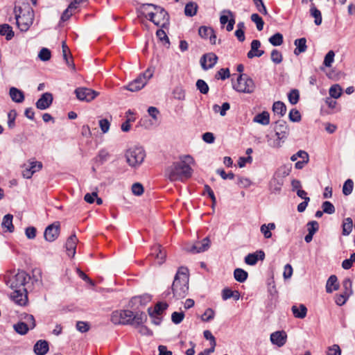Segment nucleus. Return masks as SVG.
Returning <instances> with one entry per match:
<instances>
[{
  "label": "nucleus",
  "mask_w": 355,
  "mask_h": 355,
  "mask_svg": "<svg viewBox=\"0 0 355 355\" xmlns=\"http://www.w3.org/2000/svg\"><path fill=\"white\" fill-rule=\"evenodd\" d=\"M194 160L190 155L180 157V160L173 162L167 166L164 171V175L171 182H183L189 179L193 174L191 165Z\"/></svg>",
  "instance_id": "f257e3e1"
},
{
  "label": "nucleus",
  "mask_w": 355,
  "mask_h": 355,
  "mask_svg": "<svg viewBox=\"0 0 355 355\" xmlns=\"http://www.w3.org/2000/svg\"><path fill=\"white\" fill-rule=\"evenodd\" d=\"M110 320L114 324L137 327L147 320V315L144 312L135 314L130 310H117L112 313Z\"/></svg>",
  "instance_id": "f03ea898"
},
{
  "label": "nucleus",
  "mask_w": 355,
  "mask_h": 355,
  "mask_svg": "<svg viewBox=\"0 0 355 355\" xmlns=\"http://www.w3.org/2000/svg\"><path fill=\"white\" fill-rule=\"evenodd\" d=\"M148 7H153L154 12L148 13L145 17L152 21L155 26L166 28L169 26L170 17L168 12L162 6L153 3H144L142 8L146 9Z\"/></svg>",
  "instance_id": "7ed1b4c3"
},
{
  "label": "nucleus",
  "mask_w": 355,
  "mask_h": 355,
  "mask_svg": "<svg viewBox=\"0 0 355 355\" xmlns=\"http://www.w3.org/2000/svg\"><path fill=\"white\" fill-rule=\"evenodd\" d=\"M5 283L14 291L10 294L11 299L16 303L21 304L22 298L20 286L22 285V274L19 269L16 272L15 270L7 272L4 277Z\"/></svg>",
  "instance_id": "20e7f679"
},
{
  "label": "nucleus",
  "mask_w": 355,
  "mask_h": 355,
  "mask_svg": "<svg viewBox=\"0 0 355 355\" xmlns=\"http://www.w3.org/2000/svg\"><path fill=\"white\" fill-rule=\"evenodd\" d=\"M232 87L236 92L244 94H252L255 90L254 80L245 73L239 75L236 81L232 83Z\"/></svg>",
  "instance_id": "39448f33"
},
{
  "label": "nucleus",
  "mask_w": 355,
  "mask_h": 355,
  "mask_svg": "<svg viewBox=\"0 0 355 355\" xmlns=\"http://www.w3.org/2000/svg\"><path fill=\"white\" fill-rule=\"evenodd\" d=\"M275 136L277 139L272 141L268 135V145L272 148H279L281 146L282 141H284L288 135L289 130L286 125V121L283 120H279L276 122L275 126Z\"/></svg>",
  "instance_id": "423d86ee"
},
{
  "label": "nucleus",
  "mask_w": 355,
  "mask_h": 355,
  "mask_svg": "<svg viewBox=\"0 0 355 355\" xmlns=\"http://www.w3.org/2000/svg\"><path fill=\"white\" fill-rule=\"evenodd\" d=\"M171 289L173 297L177 299L184 298L189 291V277L183 276L181 278L175 277Z\"/></svg>",
  "instance_id": "0eeeda50"
},
{
  "label": "nucleus",
  "mask_w": 355,
  "mask_h": 355,
  "mask_svg": "<svg viewBox=\"0 0 355 355\" xmlns=\"http://www.w3.org/2000/svg\"><path fill=\"white\" fill-rule=\"evenodd\" d=\"M125 156L127 163L132 167H136L144 162L146 154L141 147H134L128 149Z\"/></svg>",
  "instance_id": "6e6552de"
},
{
  "label": "nucleus",
  "mask_w": 355,
  "mask_h": 355,
  "mask_svg": "<svg viewBox=\"0 0 355 355\" xmlns=\"http://www.w3.org/2000/svg\"><path fill=\"white\" fill-rule=\"evenodd\" d=\"M153 76V71L151 69H148L137 78L130 82L125 88L130 92H137L141 89L146 85Z\"/></svg>",
  "instance_id": "1a4fd4ad"
},
{
  "label": "nucleus",
  "mask_w": 355,
  "mask_h": 355,
  "mask_svg": "<svg viewBox=\"0 0 355 355\" xmlns=\"http://www.w3.org/2000/svg\"><path fill=\"white\" fill-rule=\"evenodd\" d=\"M77 98L80 101L90 102L98 96L99 93L87 87H79L75 90Z\"/></svg>",
  "instance_id": "9d476101"
},
{
  "label": "nucleus",
  "mask_w": 355,
  "mask_h": 355,
  "mask_svg": "<svg viewBox=\"0 0 355 355\" xmlns=\"http://www.w3.org/2000/svg\"><path fill=\"white\" fill-rule=\"evenodd\" d=\"M42 163L35 160V159H29L26 164H24V166H25L24 178H31L35 173L42 168Z\"/></svg>",
  "instance_id": "9b49d317"
},
{
  "label": "nucleus",
  "mask_w": 355,
  "mask_h": 355,
  "mask_svg": "<svg viewBox=\"0 0 355 355\" xmlns=\"http://www.w3.org/2000/svg\"><path fill=\"white\" fill-rule=\"evenodd\" d=\"M24 306H26L28 303V290L31 289V286H33L35 284H39L38 279L33 277H31L29 274H25L24 272Z\"/></svg>",
  "instance_id": "f8f14e48"
},
{
  "label": "nucleus",
  "mask_w": 355,
  "mask_h": 355,
  "mask_svg": "<svg viewBox=\"0 0 355 355\" xmlns=\"http://www.w3.org/2000/svg\"><path fill=\"white\" fill-rule=\"evenodd\" d=\"M60 234V223L59 222L53 223L49 225L44 231V238L47 241L52 242L55 241Z\"/></svg>",
  "instance_id": "ddd939ff"
},
{
  "label": "nucleus",
  "mask_w": 355,
  "mask_h": 355,
  "mask_svg": "<svg viewBox=\"0 0 355 355\" xmlns=\"http://www.w3.org/2000/svg\"><path fill=\"white\" fill-rule=\"evenodd\" d=\"M218 60L217 55L214 53L204 54L200 60L202 68L204 70L211 69L216 64Z\"/></svg>",
  "instance_id": "4468645a"
},
{
  "label": "nucleus",
  "mask_w": 355,
  "mask_h": 355,
  "mask_svg": "<svg viewBox=\"0 0 355 355\" xmlns=\"http://www.w3.org/2000/svg\"><path fill=\"white\" fill-rule=\"evenodd\" d=\"M287 340V334L284 331H277L271 334L270 341L278 347L284 346Z\"/></svg>",
  "instance_id": "2eb2a0df"
},
{
  "label": "nucleus",
  "mask_w": 355,
  "mask_h": 355,
  "mask_svg": "<svg viewBox=\"0 0 355 355\" xmlns=\"http://www.w3.org/2000/svg\"><path fill=\"white\" fill-rule=\"evenodd\" d=\"M53 102V95L49 92L44 93L36 102V107L39 110H46L50 107Z\"/></svg>",
  "instance_id": "dca6fc26"
},
{
  "label": "nucleus",
  "mask_w": 355,
  "mask_h": 355,
  "mask_svg": "<svg viewBox=\"0 0 355 355\" xmlns=\"http://www.w3.org/2000/svg\"><path fill=\"white\" fill-rule=\"evenodd\" d=\"M211 241L209 237L203 239L201 241L196 242L191 248L190 252L200 253L207 250L210 247Z\"/></svg>",
  "instance_id": "f3484780"
},
{
  "label": "nucleus",
  "mask_w": 355,
  "mask_h": 355,
  "mask_svg": "<svg viewBox=\"0 0 355 355\" xmlns=\"http://www.w3.org/2000/svg\"><path fill=\"white\" fill-rule=\"evenodd\" d=\"M265 259V253L263 250H257L254 253H250L245 257V262L250 266L255 265L259 260Z\"/></svg>",
  "instance_id": "a211bd4d"
},
{
  "label": "nucleus",
  "mask_w": 355,
  "mask_h": 355,
  "mask_svg": "<svg viewBox=\"0 0 355 355\" xmlns=\"http://www.w3.org/2000/svg\"><path fill=\"white\" fill-rule=\"evenodd\" d=\"M77 243L78 239L76 234H72L67 239L65 248L69 257H73L75 255Z\"/></svg>",
  "instance_id": "6ab92c4d"
},
{
  "label": "nucleus",
  "mask_w": 355,
  "mask_h": 355,
  "mask_svg": "<svg viewBox=\"0 0 355 355\" xmlns=\"http://www.w3.org/2000/svg\"><path fill=\"white\" fill-rule=\"evenodd\" d=\"M35 320L33 315L24 313V335L26 334L31 329L35 328Z\"/></svg>",
  "instance_id": "aec40b11"
},
{
  "label": "nucleus",
  "mask_w": 355,
  "mask_h": 355,
  "mask_svg": "<svg viewBox=\"0 0 355 355\" xmlns=\"http://www.w3.org/2000/svg\"><path fill=\"white\" fill-rule=\"evenodd\" d=\"M168 308V304L166 302H158L154 308H148V312L150 317H155L161 315Z\"/></svg>",
  "instance_id": "412c9836"
},
{
  "label": "nucleus",
  "mask_w": 355,
  "mask_h": 355,
  "mask_svg": "<svg viewBox=\"0 0 355 355\" xmlns=\"http://www.w3.org/2000/svg\"><path fill=\"white\" fill-rule=\"evenodd\" d=\"M49 349V343L44 340H38L34 345V352L37 355H45Z\"/></svg>",
  "instance_id": "4be33fe9"
},
{
  "label": "nucleus",
  "mask_w": 355,
  "mask_h": 355,
  "mask_svg": "<svg viewBox=\"0 0 355 355\" xmlns=\"http://www.w3.org/2000/svg\"><path fill=\"white\" fill-rule=\"evenodd\" d=\"M284 184L282 177L275 176L270 182V189L272 193H279Z\"/></svg>",
  "instance_id": "5701e85b"
},
{
  "label": "nucleus",
  "mask_w": 355,
  "mask_h": 355,
  "mask_svg": "<svg viewBox=\"0 0 355 355\" xmlns=\"http://www.w3.org/2000/svg\"><path fill=\"white\" fill-rule=\"evenodd\" d=\"M294 44L296 46V48L294 50V54L296 55H298L300 53L305 52L307 49L306 40L305 37H302L295 40L294 42Z\"/></svg>",
  "instance_id": "b1692460"
},
{
  "label": "nucleus",
  "mask_w": 355,
  "mask_h": 355,
  "mask_svg": "<svg viewBox=\"0 0 355 355\" xmlns=\"http://www.w3.org/2000/svg\"><path fill=\"white\" fill-rule=\"evenodd\" d=\"M24 10H26L27 12L26 21H24V32H25L33 24L35 18V13L34 10L29 6L26 7Z\"/></svg>",
  "instance_id": "393cba45"
},
{
  "label": "nucleus",
  "mask_w": 355,
  "mask_h": 355,
  "mask_svg": "<svg viewBox=\"0 0 355 355\" xmlns=\"http://www.w3.org/2000/svg\"><path fill=\"white\" fill-rule=\"evenodd\" d=\"M339 288V285L338 283L337 277L334 275H331L326 284V291L328 293H331L333 291H336Z\"/></svg>",
  "instance_id": "a878e982"
},
{
  "label": "nucleus",
  "mask_w": 355,
  "mask_h": 355,
  "mask_svg": "<svg viewBox=\"0 0 355 355\" xmlns=\"http://www.w3.org/2000/svg\"><path fill=\"white\" fill-rule=\"evenodd\" d=\"M291 310L293 315L297 318L303 319L306 315L307 309L304 304H300L299 306L293 305Z\"/></svg>",
  "instance_id": "bb28decb"
},
{
  "label": "nucleus",
  "mask_w": 355,
  "mask_h": 355,
  "mask_svg": "<svg viewBox=\"0 0 355 355\" xmlns=\"http://www.w3.org/2000/svg\"><path fill=\"white\" fill-rule=\"evenodd\" d=\"M253 121L263 125H267L270 123V114L267 111H263L257 114L254 117Z\"/></svg>",
  "instance_id": "cd10ccee"
},
{
  "label": "nucleus",
  "mask_w": 355,
  "mask_h": 355,
  "mask_svg": "<svg viewBox=\"0 0 355 355\" xmlns=\"http://www.w3.org/2000/svg\"><path fill=\"white\" fill-rule=\"evenodd\" d=\"M198 6L196 2L190 1L187 3L184 8V15L187 17H193L197 14Z\"/></svg>",
  "instance_id": "c85d7f7f"
},
{
  "label": "nucleus",
  "mask_w": 355,
  "mask_h": 355,
  "mask_svg": "<svg viewBox=\"0 0 355 355\" xmlns=\"http://www.w3.org/2000/svg\"><path fill=\"white\" fill-rule=\"evenodd\" d=\"M152 254L155 255L159 265L164 262L166 257V252L162 249L160 245H156L153 248Z\"/></svg>",
  "instance_id": "c756f323"
},
{
  "label": "nucleus",
  "mask_w": 355,
  "mask_h": 355,
  "mask_svg": "<svg viewBox=\"0 0 355 355\" xmlns=\"http://www.w3.org/2000/svg\"><path fill=\"white\" fill-rule=\"evenodd\" d=\"M276 225L274 223H270L268 224H263L261 226V232L263 234L266 239H270L272 236L271 230H275Z\"/></svg>",
  "instance_id": "7c9ffc66"
},
{
  "label": "nucleus",
  "mask_w": 355,
  "mask_h": 355,
  "mask_svg": "<svg viewBox=\"0 0 355 355\" xmlns=\"http://www.w3.org/2000/svg\"><path fill=\"white\" fill-rule=\"evenodd\" d=\"M0 35L6 36L7 40H11L14 36V32L11 26L8 24H4L0 25Z\"/></svg>",
  "instance_id": "2f4dec72"
},
{
  "label": "nucleus",
  "mask_w": 355,
  "mask_h": 355,
  "mask_svg": "<svg viewBox=\"0 0 355 355\" xmlns=\"http://www.w3.org/2000/svg\"><path fill=\"white\" fill-rule=\"evenodd\" d=\"M311 15L315 18L314 22L315 25L319 26L322 24V14L321 12L313 3L310 8Z\"/></svg>",
  "instance_id": "473e14b6"
},
{
  "label": "nucleus",
  "mask_w": 355,
  "mask_h": 355,
  "mask_svg": "<svg viewBox=\"0 0 355 355\" xmlns=\"http://www.w3.org/2000/svg\"><path fill=\"white\" fill-rule=\"evenodd\" d=\"M1 225L3 228L6 229V231L12 232L14 231V226L12 225V215H6L3 218Z\"/></svg>",
  "instance_id": "72a5a7b5"
},
{
  "label": "nucleus",
  "mask_w": 355,
  "mask_h": 355,
  "mask_svg": "<svg viewBox=\"0 0 355 355\" xmlns=\"http://www.w3.org/2000/svg\"><path fill=\"white\" fill-rule=\"evenodd\" d=\"M272 110L275 114L283 116L286 114V107L282 101H276L273 103Z\"/></svg>",
  "instance_id": "f704fd0d"
},
{
  "label": "nucleus",
  "mask_w": 355,
  "mask_h": 355,
  "mask_svg": "<svg viewBox=\"0 0 355 355\" xmlns=\"http://www.w3.org/2000/svg\"><path fill=\"white\" fill-rule=\"evenodd\" d=\"M343 231L342 234L345 236L349 235L353 227V220L351 218H346L344 219L342 225Z\"/></svg>",
  "instance_id": "c9c22d12"
},
{
  "label": "nucleus",
  "mask_w": 355,
  "mask_h": 355,
  "mask_svg": "<svg viewBox=\"0 0 355 355\" xmlns=\"http://www.w3.org/2000/svg\"><path fill=\"white\" fill-rule=\"evenodd\" d=\"M234 277L237 282L243 283L247 279L248 273L241 268H236L234 271Z\"/></svg>",
  "instance_id": "e433bc0d"
},
{
  "label": "nucleus",
  "mask_w": 355,
  "mask_h": 355,
  "mask_svg": "<svg viewBox=\"0 0 355 355\" xmlns=\"http://www.w3.org/2000/svg\"><path fill=\"white\" fill-rule=\"evenodd\" d=\"M10 96L15 102L19 103L22 101V92L15 87L10 89Z\"/></svg>",
  "instance_id": "4c0bfd02"
},
{
  "label": "nucleus",
  "mask_w": 355,
  "mask_h": 355,
  "mask_svg": "<svg viewBox=\"0 0 355 355\" xmlns=\"http://www.w3.org/2000/svg\"><path fill=\"white\" fill-rule=\"evenodd\" d=\"M329 95L333 98H338L342 94V88L339 85H334L329 89Z\"/></svg>",
  "instance_id": "58836bf2"
},
{
  "label": "nucleus",
  "mask_w": 355,
  "mask_h": 355,
  "mask_svg": "<svg viewBox=\"0 0 355 355\" xmlns=\"http://www.w3.org/2000/svg\"><path fill=\"white\" fill-rule=\"evenodd\" d=\"M251 20L256 24L257 28L261 31L263 28L264 21L262 18L257 13H254L250 17Z\"/></svg>",
  "instance_id": "ea45409f"
},
{
  "label": "nucleus",
  "mask_w": 355,
  "mask_h": 355,
  "mask_svg": "<svg viewBox=\"0 0 355 355\" xmlns=\"http://www.w3.org/2000/svg\"><path fill=\"white\" fill-rule=\"evenodd\" d=\"M270 43L273 46H280L283 43V35L277 33L269 38Z\"/></svg>",
  "instance_id": "a19ab883"
},
{
  "label": "nucleus",
  "mask_w": 355,
  "mask_h": 355,
  "mask_svg": "<svg viewBox=\"0 0 355 355\" xmlns=\"http://www.w3.org/2000/svg\"><path fill=\"white\" fill-rule=\"evenodd\" d=\"M288 101L292 105H295L298 103L300 98V93L297 89H292L288 94Z\"/></svg>",
  "instance_id": "79ce46f5"
},
{
  "label": "nucleus",
  "mask_w": 355,
  "mask_h": 355,
  "mask_svg": "<svg viewBox=\"0 0 355 355\" xmlns=\"http://www.w3.org/2000/svg\"><path fill=\"white\" fill-rule=\"evenodd\" d=\"M110 157V154L109 152L105 149H103L99 151L98 155L96 157V161L100 164H103L107 162Z\"/></svg>",
  "instance_id": "37998d69"
},
{
  "label": "nucleus",
  "mask_w": 355,
  "mask_h": 355,
  "mask_svg": "<svg viewBox=\"0 0 355 355\" xmlns=\"http://www.w3.org/2000/svg\"><path fill=\"white\" fill-rule=\"evenodd\" d=\"M197 89L200 91L201 94H207L209 92V86L207 83L201 79H199L196 82Z\"/></svg>",
  "instance_id": "c03bdc74"
},
{
  "label": "nucleus",
  "mask_w": 355,
  "mask_h": 355,
  "mask_svg": "<svg viewBox=\"0 0 355 355\" xmlns=\"http://www.w3.org/2000/svg\"><path fill=\"white\" fill-rule=\"evenodd\" d=\"M212 30L211 27L202 26H200L198 29L199 35L203 39H208L211 33H212Z\"/></svg>",
  "instance_id": "a18cd8bd"
},
{
  "label": "nucleus",
  "mask_w": 355,
  "mask_h": 355,
  "mask_svg": "<svg viewBox=\"0 0 355 355\" xmlns=\"http://www.w3.org/2000/svg\"><path fill=\"white\" fill-rule=\"evenodd\" d=\"M230 105L229 103H223L222 106L220 107L219 105H214L213 106V109L216 112H218V110H220V114L223 116H225L226 115V112L230 110Z\"/></svg>",
  "instance_id": "49530a36"
},
{
  "label": "nucleus",
  "mask_w": 355,
  "mask_h": 355,
  "mask_svg": "<svg viewBox=\"0 0 355 355\" xmlns=\"http://www.w3.org/2000/svg\"><path fill=\"white\" fill-rule=\"evenodd\" d=\"M353 186H354L353 181L350 179L347 180L343 187V194L345 196L349 195L352 192Z\"/></svg>",
  "instance_id": "de8ad7c7"
},
{
  "label": "nucleus",
  "mask_w": 355,
  "mask_h": 355,
  "mask_svg": "<svg viewBox=\"0 0 355 355\" xmlns=\"http://www.w3.org/2000/svg\"><path fill=\"white\" fill-rule=\"evenodd\" d=\"M334 56L335 53L334 52V51H329L324 57L323 64L327 67H331L332 63L334 62Z\"/></svg>",
  "instance_id": "09e8293b"
},
{
  "label": "nucleus",
  "mask_w": 355,
  "mask_h": 355,
  "mask_svg": "<svg viewBox=\"0 0 355 355\" xmlns=\"http://www.w3.org/2000/svg\"><path fill=\"white\" fill-rule=\"evenodd\" d=\"M322 208L324 213L328 214H332L335 212V207L329 201H324L322 205Z\"/></svg>",
  "instance_id": "8fccbe9b"
},
{
  "label": "nucleus",
  "mask_w": 355,
  "mask_h": 355,
  "mask_svg": "<svg viewBox=\"0 0 355 355\" xmlns=\"http://www.w3.org/2000/svg\"><path fill=\"white\" fill-rule=\"evenodd\" d=\"M282 54L277 49H273L271 52V60L275 64H279L282 62Z\"/></svg>",
  "instance_id": "3c124183"
},
{
  "label": "nucleus",
  "mask_w": 355,
  "mask_h": 355,
  "mask_svg": "<svg viewBox=\"0 0 355 355\" xmlns=\"http://www.w3.org/2000/svg\"><path fill=\"white\" fill-rule=\"evenodd\" d=\"M343 286L345 289V291L343 293L347 294V295L350 296L353 293L352 288V282L350 280V279L347 278V279H344V281L343 282Z\"/></svg>",
  "instance_id": "603ef678"
},
{
  "label": "nucleus",
  "mask_w": 355,
  "mask_h": 355,
  "mask_svg": "<svg viewBox=\"0 0 355 355\" xmlns=\"http://www.w3.org/2000/svg\"><path fill=\"white\" fill-rule=\"evenodd\" d=\"M223 13H227L229 16L231 17V18L230 19L229 22L227 23V25L226 26V30L228 32L232 31L234 28V26L235 24V19L234 18L233 13L232 11H230L229 10H224L223 11Z\"/></svg>",
  "instance_id": "864d4df0"
},
{
  "label": "nucleus",
  "mask_w": 355,
  "mask_h": 355,
  "mask_svg": "<svg viewBox=\"0 0 355 355\" xmlns=\"http://www.w3.org/2000/svg\"><path fill=\"white\" fill-rule=\"evenodd\" d=\"M51 53L50 50L46 48H42L38 54L39 58L42 61L49 60L51 58Z\"/></svg>",
  "instance_id": "5fc2aeb1"
},
{
  "label": "nucleus",
  "mask_w": 355,
  "mask_h": 355,
  "mask_svg": "<svg viewBox=\"0 0 355 355\" xmlns=\"http://www.w3.org/2000/svg\"><path fill=\"white\" fill-rule=\"evenodd\" d=\"M289 119L293 122H299L301 120V114L296 109H292L289 112Z\"/></svg>",
  "instance_id": "6e6d98bb"
},
{
  "label": "nucleus",
  "mask_w": 355,
  "mask_h": 355,
  "mask_svg": "<svg viewBox=\"0 0 355 355\" xmlns=\"http://www.w3.org/2000/svg\"><path fill=\"white\" fill-rule=\"evenodd\" d=\"M100 128L103 133L108 132L110 127V121L107 119H102L98 122Z\"/></svg>",
  "instance_id": "4d7b16f0"
},
{
  "label": "nucleus",
  "mask_w": 355,
  "mask_h": 355,
  "mask_svg": "<svg viewBox=\"0 0 355 355\" xmlns=\"http://www.w3.org/2000/svg\"><path fill=\"white\" fill-rule=\"evenodd\" d=\"M184 318L183 312H173L171 315L172 322L176 324H180Z\"/></svg>",
  "instance_id": "13d9d810"
},
{
  "label": "nucleus",
  "mask_w": 355,
  "mask_h": 355,
  "mask_svg": "<svg viewBox=\"0 0 355 355\" xmlns=\"http://www.w3.org/2000/svg\"><path fill=\"white\" fill-rule=\"evenodd\" d=\"M17 116V112L15 110H10L8 114V125L10 128L15 127V121Z\"/></svg>",
  "instance_id": "bf43d9fd"
},
{
  "label": "nucleus",
  "mask_w": 355,
  "mask_h": 355,
  "mask_svg": "<svg viewBox=\"0 0 355 355\" xmlns=\"http://www.w3.org/2000/svg\"><path fill=\"white\" fill-rule=\"evenodd\" d=\"M215 313L213 309H207L202 315V320L205 322L210 321L214 318Z\"/></svg>",
  "instance_id": "052dcab7"
},
{
  "label": "nucleus",
  "mask_w": 355,
  "mask_h": 355,
  "mask_svg": "<svg viewBox=\"0 0 355 355\" xmlns=\"http://www.w3.org/2000/svg\"><path fill=\"white\" fill-rule=\"evenodd\" d=\"M230 76V70L229 69H220L216 73V78L221 80H225L226 78H229Z\"/></svg>",
  "instance_id": "680f3d73"
},
{
  "label": "nucleus",
  "mask_w": 355,
  "mask_h": 355,
  "mask_svg": "<svg viewBox=\"0 0 355 355\" xmlns=\"http://www.w3.org/2000/svg\"><path fill=\"white\" fill-rule=\"evenodd\" d=\"M298 158L307 159H309V154L304 150H299L297 153L293 155L291 157V159L293 162L296 161Z\"/></svg>",
  "instance_id": "e2e57ef3"
},
{
  "label": "nucleus",
  "mask_w": 355,
  "mask_h": 355,
  "mask_svg": "<svg viewBox=\"0 0 355 355\" xmlns=\"http://www.w3.org/2000/svg\"><path fill=\"white\" fill-rule=\"evenodd\" d=\"M341 349L338 345H333L329 347L327 352V355H340Z\"/></svg>",
  "instance_id": "0e129e2a"
},
{
  "label": "nucleus",
  "mask_w": 355,
  "mask_h": 355,
  "mask_svg": "<svg viewBox=\"0 0 355 355\" xmlns=\"http://www.w3.org/2000/svg\"><path fill=\"white\" fill-rule=\"evenodd\" d=\"M132 191L136 196H141L144 193V187L140 183H134L132 186Z\"/></svg>",
  "instance_id": "69168bd1"
},
{
  "label": "nucleus",
  "mask_w": 355,
  "mask_h": 355,
  "mask_svg": "<svg viewBox=\"0 0 355 355\" xmlns=\"http://www.w3.org/2000/svg\"><path fill=\"white\" fill-rule=\"evenodd\" d=\"M349 296L343 293L342 294L337 295L336 296L335 302L338 306L343 305Z\"/></svg>",
  "instance_id": "338daca9"
},
{
  "label": "nucleus",
  "mask_w": 355,
  "mask_h": 355,
  "mask_svg": "<svg viewBox=\"0 0 355 355\" xmlns=\"http://www.w3.org/2000/svg\"><path fill=\"white\" fill-rule=\"evenodd\" d=\"M156 35L159 40L164 42L166 44H169V39L166 35L165 31L162 29V28L157 31Z\"/></svg>",
  "instance_id": "774afa93"
}]
</instances>
